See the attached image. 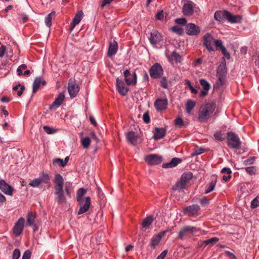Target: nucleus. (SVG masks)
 <instances>
[{"mask_svg": "<svg viewBox=\"0 0 259 259\" xmlns=\"http://www.w3.org/2000/svg\"><path fill=\"white\" fill-rule=\"evenodd\" d=\"M54 189L55 200L58 204H65L67 200L66 195L69 198L71 197L72 192L71 184H66L65 186V192L63 190L64 179L60 174H56L54 178Z\"/></svg>", "mask_w": 259, "mask_h": 259, "instance_id": "f257e3e1", "label": "nucleus"}, {"mask_svg": "<svg viewBox=\"0 0 259 259\" xmlns=\"http://www.w3.org/2000/svg\"><path fill=\"white\" fill-rule=\"evenodd\" d=\"M215 108V104L213 102H208L202 105L198 112V120L201 122H207Z\"/></svg>", "mask_w": 259, "mask_h": 259, "instance_id": "f03ea898", "label": "nucleus"}, {"mask_svg": "<svg viewBox=\"0 0 259 259\" xmlns=\"http://www.w3.org/2000/svg\"><path fill=\"white\" fill-rule=\"evenodd\" d=\"M217 76L218 78V80L216 83V86L220 87L225 84L227 77V67L226 61L224 58L223 61H222L217 69Z\"/></svg>", "mask_w": 259, "mask_h": 259, "instance_id": "7ed1b4c3", "label": "nucleus"}, {"mask_svg": "<svg viewBox=\"0 0 259 259\" xmlns=\"http://www.w3.org/2000/svg\"><path fill=\"white\" fill-rule=\"evenodd\" d=\"M227 143L229 147L233 149H239L241 148V142L238 136L233 132L227 133Z\"/></svg>", "mask_w": 259, "mask_h": 259, "instance_id": "20e7f679", "label": "nucleus"}, {"mask_svg": "<svg viewBox=\"0 0 259 259\" xmlns=\"http://www.w3.org/2000/svg\"><path fill=\"white\" fill-rule=\"evenodd\" d=\"M150 77L153 79L160 78L163 75L164 71L159 63H155L149 69Z\"/></svg>", "mask_w": 259, "mask_h": 259, "instance_id": "39448f33", "label": "nucleus"}, {"mask_svg": "<svg viewBox=\"0 0 259 259\" xmlns=\"http://www.w3.org/2000/svg\"><path fill=\"white\" fill-rule=\"evenodd\" d=\"M123 75L127 85L135 86L136 85L137 82V75L135 71L131 73L129 69H126L123 73Z\"/></svg>", "mask_w": 259, "mask_h": 259, "instance_id": "423d86ee", "label": "nucleus"}, {"mask_svg": "<svg viewBox=\"0 0 259 259\" xmlns=\"http://www.w3.org/2000/svg\"><path fill=\"white\" fill-rule=\"evenodd\" d=\"M200 231V229L191 226H186L183 227L178 234V238L180 239H183L185 237L189 235H193L194 233Z\"/></svg>", "mask_w": 259, "mask_h": 259, "instance_id": "0eeeda50", "label": "nucleus"}, {"mask_svg": "<svg viewBox=\"0 0 259 259\" xmlns=\"http://www.w3.org/2000/svg\"><path fill=\"white\" fill-rule=\"evenodd\" d=\"M79 91V87L74 78H71L68 80V91L71 98L77 95Z\"/></svg>", "mask_w": 259, "mask_h": 259, "instance_id": "6e6552de", "label": "nucleus"}, {"mask_svg": "<svg viewBox=\"0 0 259 259\" xmlns=\"http://www.w3.org/2000/svg\"><path fill=\"white\" fill-rule=\"evenodd\" d=\"M50 180V176L47 173L42 172V176L36 179H33L29 185L32 187H38L42 183L47 184Z\"/></svg>", "mask_w": 259, "mask_h": 259, "instance_id": "1a4fd4ad", "label": "nucleus"}, {"mask_svg": "<svg viewBox=\"0 0 259 259\" xmlns=\"http://www.w3.org/2000/svg\"><path fill=\"white\" fill-rule=\"evenodd\" d=\"M25 219L23 217H20L15 223L12 231L13 234L15 237L19 236L23 231L24 228Z\"/></svg>", "mask_w": 259, "mask_h": 259, "instance_id": "9d476101", "label": "nucleus"}, {"mask_svg": "<svg viewBox=\"0 0 259 259\" xmlns=\"http://www.w3.org/2000/svg\"><path fill=\"white\" fill-rule=\"evenodd\" d=\"M170 230L171 229L164 230L154 235L150 240L149 243L150 247L153 249H155L156 246L159 244L162 238L165 235L166 233Z\"/></svg>", "mask_w": 259, "mask_h": 259, "instance_id": "9b49d317", "label": "nucleus"}, {"mask_svg": "<svg viewBox=\"0 0 259 259\" xmlns=\"http://www.w3.org/2000/svg\"><path fill=\"white\" fill-rule=\"evenodd\" d=\"M200 207L198 204H193L186 207L184 210V214L189 217H196L199 215Z\"/></svg>", "mask_w": 259, "mask_h": 259, "instance_id": "f8f14e48", "label": "nucleus"}, {"mask_svg": "<svg viewBox=\"0 0 259 259\" xmlns=\"http://www.w3.org/2000/svg\"><path fill=\"white\" fill-rule=\"evenodd\" d=\"M80 206L77 214H81L87 212L91 205V198L90 197H87L85 199L81 200L80 201H77Z\"/></svg>", "mask_w": 259, "mask_h": 259, "instance_id": "ddd939ff", "label": "nucleus"}, {"mask_svg": "<svg viewBox=\"0 0 259 259\" xmlns=\"http://www.w3.org/2000/svg\"><path fill=\"white\" fill-rule=\"evenodd\" d=\"M0 190L5 194L11 196L13 195L14 191V188L4 180H0Z\"/></svg>", "mask_w": 259, "mask_h": 259, "instance_id": "4468645a", "label": "nucleus"}, {"mask_svg": "<svg viewBox=\"0 0 259 259\" xmlns=\"http://www.w3.org/2000/svg\"><path fill=\"white\" fill-rule=\"evenodd\" d=\"M145 160L148 165H153L160 164L162 161V158L161 156L156 154H149L145 157Z\"/></svg>", "mask_w": 259, "mask_h": 259, "instance_id": "2eb2a0df", "label": "nucleus"}, {"mask_svg": "<svg viewBox=\"0 0 259 259\" xmlns=\"http://www.w3.org/2000/svg\"><path fill=\"white\" fill-rule=\"evenodd\" d=\"M116 85L117 90L120 95L122 96H125L127 95L129 89L125 86L124 82L119 78H116Z\"/></svg>", "mask_w": 259, "mask_h": 259, "instance_id": "dca6fc26", "label": "nucleus"}, {"mask_svg": "<svg viewBox=\"0 0 259 259\" xmlns=\"http://www.w3.org/2000/svg\"><path fill=\"white\" fill-rule=\"evenodd\" d=\"M186 31L189 35H197L200 32V29L194 23H188L186 26Z\"/></svg>", "mask_w": 259, "mask_h": 259, "instance_id": "f3484780", "label": "nucleus"}, {"mask_svg": "<svg viewBox=\"0 0 259 259\" xmlns=\"http://www.w3.org/2000/svg\"><path fill=\"white\" fill-rule=\"evenodd\" d=\"M194 4L190 1H188L185 4H184L182 12L185 16H190L192 15L194 13Z\"/></svg>", "mask_w": 259, "mask_h": 259, "instance_id": "a211bd4d", "label": "nucleus"}, {"mask_svg": "<svg viewBox=\"0 0 259 259\" xmlns=\"http://www.w3.org/2000/svg\"><path fill=\"white\" fill-rule=\"evenodd\" d=\"M162 36L160 33L157 30H154L151 33L149 40L153 45L158 44L162 40Z\"/></svg>", "mask_w": 259, "mask_h": 259, "instance_id": "6ab92c4d", "label": "nucleus"}, {"mask_svg": "<svg viewBox=\"0 0 259 259\" xmlns=\"http://www.w3.org/2000/svg\"><path fill=\"white\" fill-rule=\"evenodd\" d=\"M168 104L166 99H158L154 102V107L157 111H161L165 110Z\"/></svg>", "mask_w": 259, "mask_h": 259, "instance_id": "aec40b11", "label": "nucleus"}, {"mask_svg": "<svg viewBox=\"0 0 259 259\" xmlns=\"http://www.w3.org/2000/svg\"><path fill=\"white\" fill-rule=\"evenodd\" d=\"M203 45L209 51H213L214 49L212 47V42L213 41V37L209 33H206L203 37Z\"/></svg>", "mask_w": 259, "mask_h": 259, "instance_id": "412c9836", "label": "nucleus"}, {"mask_svg": "<svg viewBox=\"0 0 259 259\" xmlns=\"http://www.w3.org/2000/svg\"><path fill=\"white\" fill-rule=\"evenodd\" d=\"M199 82L203 88V90L200 92L199 96L200 97H203L208 94V91L210 89V85L208 82L204 79H200Z\"/></svg>", "mask_w": 259, "mask_h": 259, "instance_id": "4be33fe9", "label": "nucleus"}, {"mask_svg": "<svg viewBox=\"0 0 259 259\" xmlns=\"http://www.w3.org/2000/svg\"><path fill=\"white\" fill-rule=\"evenodd\" d=\"M65 99V95L64 93H60L55 99V101L51 104L49 109L52 110L54 108L59 107L63 103Z\"/></svg>", "mask_w": 259, "mask_h": 259, "instance_id": "5701e85b", "label": "nucleus"}, {"mask_svg": "<svg viewBox=\"0 0 259 259\" xmlns=\"http://www.w3.org/2000/svg\"><path fill=\"white\" fill-rule=\"evenodd\" d=\"M83 12L81 11H78L70 25V30L72 31L76 25L78 24L83 17Z\"/></svg>", "mask_w": 259, "mask_h": 259, "instance_id": "b1692460", "label": "nucleus"}, {"mask_svg": "<svg viewBox=\"0 0 259 259\" xmlns=\"http://www.w3.org/2000/svg\"><path fill=\"white\" fill-rule=\"evenodd\" d=\"M41 84L42 85H45L46 84V81L45 80H42L41 77H36L33 83V94H35L38 90Z\"/></svg>", "mask_w": 259, "mask_h": 259, "instance_id": "393cba45", "label": "nucleus"}, {"mask_svg": "<svg viewBox=\"0 0 259 259\" xmlns=\"http://www.w3.org/2000/svg\"><path fill=\"white\" fill-rule=\"evenodd\" d=\"M227 12L228 11L226 10L217 11L214 13V18L218 21L223 22L225 19H227Z\"/></svg>", "mask_w": 259, "mask_h": 259, "instance_id": "a878e982", "label": "nucleus"}, {"mask_svg": "<svg viewBox=\"0 0 259 259\" xmlns=\"http://www.w3.org/2000/svg\"><path fill=\"white\" fill-rule=\"evenodd\" d=\"M166 130L164 128L156 127L154 131L153 138L155 140L162 139L165 135Z\"/></svg>", "mask_w": 259, "mask_h": 259, "instance_id": "bb28decb", "label": "nucleus"}, {"mask_svg": "<svg viewBox=\"0 0 259 259\" xmlns=\"http://www.w3.org/2000/svg\"><path fill=\"white\" fill-rule=\"evenodd\" d=\"M118 50L117 42L113 40L112 42H110L109 46V49L107 53L108 56L111 57L115 55Z\"/></svg>", "mask_w": 259, "mask_h": 259, "instance_id": "cd10ccee", "label": "nucleus"}, {"mask_svg": "<svg viewBox=\"0 0 259 259\" xmlns=\"http://www.w3.org/2000/svg\"><path fill=\"white\" fill-rule=\"evenodd\" d=\"M126 138L128 142L133 145H136L137 143V136L136 133L133 131H130L126 133Z\"/></svg>", "mask_w": 259, "mask_h": 259, "instance_id": "c85d7f7f", "label": "nucleus"}, {"mask_svg": "<svg viewBox=\"0 0 259 259\" xmlns=\"http://www.w3.org/2000/svg\"><path fill=\"white\" fill-rule=\"evenodd\" d=\"M181 162V159L176 157L173 158L169 162L163 163L162 167L164 168L174 167Z\"/></svg>", "mask_w": 259, "mask_h": 259, "instance_id": "c756f323", "label": "nucleus"}, {"mask_svg": "<svg viewBox=\"0 0 259 259\" xmlns=\"http://www.w3.org/2000/svg\"><path fill=\"white\" fill-rule=\"evenodd\" d=\"M227 14V20L232 23H240L242 19L241 16L232 15L229 12Z\"/></svg>", "mask_w": 259, "mask_h": 259, "instance_id": "7c9ffc66", "label": "nucleus"}, {"mask_svg": "<svg viewBox=\"0 0 259 259\" xmlns=\"http://www.w3.org/2000/svg\"><path fill=\"white\" fill-rule=\"evenodd\" d=\"M217 181V178L213 177L209 184L206 186L204 194H208L214 190Z\"/></svg>", "mask_w": 259, "mask_h": 259, "instance_id": "2f4dec72", "label": "nucleus"}, {"mask_svg": "<svg viewBox=\"0 0 259 259\" xmlns=\"http://www.w3.org/2000/svg\"><path fill=\"white\" fill-rule=\"evenodd\" d=\"M168 60L171 64L178 63L181 62V56L176 52H173L169 56Z\"/></svg>", "mask_w": 259, "mask_h": 259, "instance_id": "473e14b6", "label": "nucleus"}, {"mask_svg": "<svg viewBox=\"0 0 259 259\" xmlns=\"http://www.w3.org/2000/svg\"><path fill=\"white\" fill-rule=\"evenodd\" d=\"M36 218V213L35 212L29 211L27 215V225H32L35 223V219Z\"/></svg>", "mask_w": 259, "mask_h": 259, "instance_id": "72a5a7b5", "label": "nucleus"}, {"mask_svg": "<svg viewBox=\"0 0 259 259\" xmlns=\"http://www.w3.org/2000/svg\"><path fill=\"white\" fill-rule=\"evenodd\" d=\"M154 221V218L152 215H149L145 218L142 223V226L143 228L147 229L149 228Z\"/></svg>", "mask_w": 259, "mask_h": 259, "instance_id": "f704fd0d", "label": "nucleus"}, {"mask_svg": "<svg viewBox=\"0 0 259 259\" xmlns=\"http://www.w3.org/2000/svg\"><path fill=\"white\" fill-rule=\"evenodd\" d=\"M221 172L224 174L223 176V180L224 181L227 182L231 179L232 171L230 168H223L221 170Z\"/></svg>", "mask_w": 259, "mask_h": 259, "instance_id": "c9c22d12", "label": "nucleus"}, {"mask_svg": "<svg viewBox=\"0 0 259 259\" xmlns=\"http://www.w3.org/2000/svg\"><path fill=\"white\" fill-rule=\"evenodd\" d=\"M56 13L55 11H52L51 13L49 14L45 19L46 25L50 27L52 26V20L55 17Z\"/></svg>", "mask_w": 259, "mask_h": 259, "instance_id": "e433bc0d", "label": "nucleus"}, {"mask_svg": "<svg viewBox=\"0 0 259 259\" xmlns=\"http://www.w3.org/2000/svg\"><path fill=\"white\" fill-rule=\"evenodd\" d=\"M195 105L196 102L194 101L191 100H188L186 104V111L187 113L190 114L195 106Z\"/></svg>", "mask_w": 259, "mask_h": 259, "instance_id": "4c0bfd02", "label": "nucleus"}, {"mask_svg": "<svg viewBox=\"0 0 259 259\" xmlns=\"http://www.w3.org/2000/svg\"><path fill=\"white\" fill-rule=\"evenodd\" d=\"M87 192V190L84 188H79L76 193V200L77 201H80L81 200L84 199L82 198V196L84 195Z\"/></svg>", "mask_w": 259, "mask_h": 259, "instance_id": "58836bf2", "label": "nucleus"}, {"mask_svg": "<svg viewBox=\"0 0 259 259\" xmlns=\"http://www.w3.org/2000/svg\"><path fill=\"white\" fill-rule=\"evenodd\" d=\"M193 175L191 172L184 173L181 177V179L186 183L187 184L189 182L190 180L192 178Z\"/></svg>", "mask_w": 259, "mask_h": 259, "instance_id": "ea45409f", "label": "nucleus"}, {"mask_svg": "<svg viewBox=\"0 0 259 259\" xmlns=\"http://www.w3.org/2000/svg\"><path fill=\"white\" fill-rule=\"evenodd\" d=\"M81 144L83 148H88L91 144L90 138L88 137L82 138L81 140Z\"/></svg>", "mask_w": 259, "mask_h": 259, "instance_id": "a19ab883", "label": "nucleus"}, {"mask_svg": "<svg viewBox=\"0 0 259 259\" xmlns=\"http://www.w3.org/2000/svg\"><path fill=\"white\" fill-rule=\"evenodd\" d=\"M24 90L25 87L20 84L13 87V90L17 92V95L19 97H20L22 95Z\"/></svg>", "mask_w": 259, "mask_h": 259, "instance_id": "79ce46f5", "label": "nucleus"}, {"mask_svg": "<svg viewBox=\"0 0 259 259\" xmlns=\"http://www.w3.org/2000/svg\"><path fill=\"white\" fill-rule=\"evenodd\" d=\"M171 30L176 33L177 34L182 35L184 33V29L183 28L179 26H174L171 28Z\"/></svg>", "mask_w": 259, "mask_h": 259, "instance_id": "37998d69", "label": "nucleus"}, {"mask_svg": "<svg viewBox=\"0 0 259 259\" xmlns=\"http://www.w3.org/2000/svg\"><path fill=\"white\" fill-rule=\"evenodd\" d=\"M186 185L187 183L180 179V180L176 184V189H183L185 188Z\"/></svg>", "mask_w": 259, "mask_h": 259, "instance_id": "c03bdc74", "label": "nucleus"}, {"mask_svg": "<svg viewBox=\"0 0 259 259\" xmlns=\"http://www.w3.org/2000/svg\"><path fill=\"white\" fill-rule=\"evenodd\" d=\"M213 137L216 140L219 141H223L225 140L223 134L221 132H217L213 135Z\"/></svg>", "mask_w": 259, "mask_h": 259, "instance_id": "a18cd8bd", "label": "nucleus"}, {"mask_svg": "<svg viewBox=\"0 0 259 259\" xmlns=\"http://www.w3.org/2000/svg\"><path fill=\"white\" fill-rule=\"evenodd\" d=\"M259 206V196H256L251 202V207L255 208Z\"/></svg>", "mask_w": 259, "mask_h": 259, "instance_id": "49530a36", "label": "nucleus"}, {"mask_svg": "<svg viewBox=\"0 0 259 259\" xmlns=\"http://www.w3.org/2000/svg\"><path fill=\"white\" fill-rule=\"evenodd\" d=\"M219 241V238L217 237H213L210 239L204 240L203 241V243L205 244L206 245L213 244V243H215Z\"/></svg>", "mask_w": 259, "mask_h": 259, "instance_id": "de8ad7c7", "label": "nucleus"}, {"mask_svg": "<svg viewBox=\"0 0 259 259\" xmlns=\"http://www.w3.org/2000/svg\"><path fill=\"white\" fill-rule=\"evenodd\" d=\"M245 171L248 174L252 175L255 174L256 167L254 166L247 167L245 168Z\"/></svg>", "mask_w": 259, "mask_h": 259, "instance_id": "09e8293b", "label": "nucleus"}, {"mask_svg": "<svg viewBox=\"0 0 259 259\" xmlns=\"http://www.w3.org/2000/svg\"><path fill=\"white\" fill-rule=\"evenodd\" d=\"M160 84V86L164 89H167L168 88V84L166 77H161Z\"/></svg>", "mask_w": 259, "mask_h": 259, "instance_id": "8fccbe9b", "label": "nucleus"}, {"mask_svg": "<svg viewBox=\"0 0 259 259\" xmlns=\"http://www.w3.org/2000/svg\"><path fill=\"white\" fill-rule=\"evenodd\" d=\"M53 164L54 165H59L62 167H64L65 164L63 162V160L61 158L55 159L53 161Z\"/></svg>", "mask_w": 259, "mask_h": 259, "instance_id": "3c124183", "label": "nucleus"}, {"mask_svg": "<svg viewBox=\"0 0 259 259\" xmlns=\"http://www.w3.org/2000/svg\"><path fill=\"white\" fill-rule=\"evenodd\" d=\"M175 124L176 126L182 127L184 126V121L182 118L178 117L175 120Z\"/></svg>", "mask_w": 259, "mask_h": 259, "instance_id": "603ef678", "label": "nucleus"}, {"mask_svg": "<svg viewBox=\"0 0 259 259\" xmlns=\"http://www.w3.org/2000/svg\"><path fill=\"white\" fill-rule=\"evenodd\" d=\"M26 68H27V66L24 64L20 65L17 69V72L18 73V75L19 76L22 75L23 74L22 70H25Z\"/></svg>", "mask_w": 259, "mask_h": 259, "instance_id": "864d4df0", "label": "nucleus"}, {"mask_svg": "<svg viewBox=\"0 0 259 259\" xmlns=\"http://www.w3.org/2000/svg\"><path fill=\"white\" fill-rule=\"evenodd\" d=\"M256 159V157L254 156L250 157L244 161V164L245 165L253 164Z\"/></svg>", "mask_w": 259, "mask_h": 259, "instance_id": "5fc2aeb1", "label": "nucleus"}, {"mask_svg": "<svg viewBox=\"0 0 259 259\" xmlns=\"http://www.w3.org/2000/svg\"><path fill=\"white\" fill-rule=\"evenodd\" d=\"M175 22L177 24H181L182 25H186L187 24V20L185 18H177L175 20Z\"/></svg>", "mask_w": 259, "mask_h": 259, "instance_id": "6e6d98bb", "label": "nucleus"}, {"mask_svg": "<svg viewBox=\"0 0 259 259\" xmlns=\"http://www.w3.org/2000/svg\"><path fill=\"white\" fill-rule=\"evenodd\" d=\"M20 256V251L19 249H14L13 253L12 259H18Z\"/></svg>", "mask_w": 259, "mask_h": 259, "instance_id": "4d7b16f0", "label": "nucleus"}, {"mask_svg": "<svg viewBox=\"0 0 259 259\" xmlns=\"http://www.w3.org/2000/svg\"><path fill=\"white\" fill-rule=\"evenodd\" d=\"M143 119L145 123H148L150 121V116L148 112L144 113L143 116Z\"/></svg>", "mask_w": 259, "mask_h": 259, "instance_id": "13d9d810", "label": "nucleus"}, {"mask_svg": "<svg viewBox=\"0 0 259 259\" xmlns=\"http://www.w3.org/2000/svg\"><path fill=\"white\" fill-rule=\"evenodd\" d=\"M210 199L207 198L206 197H203L200 199V202L201 205L204 206L209 203Z\"/></svg>", "mask_w": 259, "mask_h": 259, "instance_id": "bf43d9fd", "label": "nucleus"}, {"mask_svg": "<svg viewBox=\"0 0 259 259\" xmlns=\"http://www.w3.org/2000/svg\"><path fill=\"white\" fill-rule=\"evenodd\" d=\"M155 17H156V19H157V20H162L163 19V18H164L163 11V10H161V11H158L156 14Z\"/></svg>", "mask_w": 259, "mask_h": 259, "instance_id": "052dcab7", "label": "nucleus"}, {"mask_svg": "<svg viewBox=\"0 0 259 259\" xmlns=\"http://www.w3.org/2000/svg\"><path fill=\"white\" fill-rule=\"evenodd\" d=\"M221 50L222 54L227 58V59H229L230 58V53L227 52L225 47H222Z\"/></svg>", "mask_w": 259, "mask_h": 259, "instance_id": "680f3d73", "label": "nucleus"}, {"mask_svg": "<svg viewBox=\"0 0 259 259\" xmlns=\"http://www.w3.org/2000/svg\"><path fill=\"white\" fill-rule=\"evenodd\" d=\"M31 257V252L29 250H26L22 256V259H30Z\"/></svg>", "mask_w": 259, "mask_h": 259, "instance_id": "e2e57ef3", "label": "nucleus"}, {"mask_svg": "<svg viewBox=\"0 0 259 259\" xmlns=\"http://www.w3.org/2000/svg\"><path fill=\"white\" fill-rule=\"evenodd\" d=\"M44 130L47 134H53L54 133V130L47 125L44 126Z\"/></svg>", "mask_w": 259, "mask_h": 259, "instance_id": "0e129e2a", "label": "nucleus"}, {"mask_svg": "<svg viewBox=\"0 0 259 259\" xmlns=\"http://www.w3.org/2000/svg\"><path fill=\"white\" fill-rule=\"evenodd\" d=\"M6 46L2 45L0 47V58L3 57L4 56V55L6 53Z\"/></svg>", "mask_w": 259, "mask_h": 259, "instance_id": "69168bd1", "label": "nucleus"}, {"mask_svg": "<svg viewBox=\"0 0 259 259\" xmlns=\"http://www.w3.org/2000/svg\"><path fill=\"white\" fill-rule=\"evenodd\" d=\"M167 252V250H164L157 257L156 259H163L166 255Z\"/></svg>", "mask_w": 259, "mask_h": 259, "instance_id": "338daca9", "label": "nucleus"}, {"mask_svg": "<svg viewBox=\"0 0 259 259\" xmlns=\"http://www.w3.org/2000/svg\"><path fill=\"white\" fill-rule=\"evenodd\" d=\"M225 253L230 257V259H237L236 255L229 251H226Z\"/></svg>", "mask_w": 259, "mask_h": 259, "instance_id": "774afa93", "label": "nucleus"}]
</instances>
